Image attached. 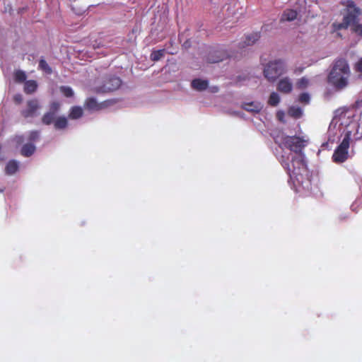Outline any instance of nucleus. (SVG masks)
Returning <instances> with one entry per match:
<instances>
[{
    "label": "nucleus",
    "instance_id": "nucleus-2",
    "mask_svg": "<svg viewBox=\"0 0 362 362\" xmlns=\"http://www.w3.org/2000/svg\"><path fill=\"white\" fill-rule=\"evenodd\" d=\"M62 106V103L59 100H53L50 101L47 106L46 111L41 117L42 124L46 126L53 124L57 130L66 129L69 125V121L65 115H59Z\"/></svg>",
    "mask_w": 362,
    "mask_h": 362
},
{
    "label": "nucleus",
    "instance_id": "nucleus-32",
    "mask_svg": "<svg viewBox=\"0 0 362 362\" xmlns=\"http://www.w3.org/2000/svg\"><path fill=\"white\" fill-rule=\"evenodd\" d=\"M350 218V215L348 213H341L339 215L337 220L339 222H344Z\"/></svg>",
    "mask_w": 362,
    "mask_h": 362
},
{
    "label": "nucleus",
    "instance_id": "nucleus-40",
    "mask_svg": "<svg viewBox=\"0 0 362 362\" xmlns=\"http://www.w3.org/2000/svg\"><path fill=\"white\" fill-rule=\"evenodd\" d=\"M218 87H214V90H213V91H214V92H217V91H218Z\"/></svg>",
    "mask_w": 362,
    "mask_h": 362
},
{
    "label": "nucleus",
    "instance_id": "nucleus-24",
    "mask_svg": "<svg viewBox=\"0 0 362 362\" xmlns=\"http://www.w3.org/2000/svg\"><path fill=\"white\" fill-rule=\"evenodd\" d=\"M280 102V96L278 93L272 92L269 98L268 103L271 106H276Z\"/></svg>",
    "mask_w": 362,
    "mask_h": 362
},
{
    "label": "nucleus",
    "instance_id": "nucleus-8",
    "mask_svg": "<svg viewBox=\"0 0 362 362\" xmlns=\"http://www.w3.org/2000/svg\"><path fill=\"white\" fill-rule=\"evenodd\" d=\"M360 14L359 9L355 8L354 11H349L343 17V21L341 23L338 24V29H347L349 26H353L358 22V16Z\"/></svg>",
    "mask_w": 362,
    "mask_h": 362
},
{
    "label": "nucleus",
    "instance_id": "nucleus-28",
    "mask_svg": "<svg viewBox=\"0 0 362 362\" xmlns=\"http://www.w3.org/2000/svg\"><path fill=\"white\" fill-rule=\"evenodd\" d=\"M351 31L358 36L362 37V24L357 22L351 27Z\"/></svg>",
    "mask_w": 362,
    "mask_h": 362
},
{
    "label": "nucleus",
    "instance_id": "nucleus-38",
    "mask_svg": "<svg viewBox=\"0 0 362 362\" xmlns=\"http://www.w3.org/2000/svg\"><path fill=\"white\" fill-rule=\"evenodd\" d=\"M361 138H362V132H361V134L360 136H356L354 137V140L355 141H358V140L361 139Z\"/></svg>",
    "mask_w": 362,
    "mask_h": 362
},
{
    "label": "nucleus",
    "instance_id": "nucleus-1",
    "mask_svg": "<svg viewBox=\"0 0 362 362\" xmlns=\"http://www.w3.org/2000/svg\"><path fill=\"white\" fill-rule=\"evenodd\" d=\"M274 141L281 151V155L276 154V156L288 175V185L300 196L310 195L313 185L303 152L308 141L300 136L284 134L274 137Z\"/></svg>",
    "mask_w": 362,
    "mask_h": 362
},
{
    "label": "nucleus",
    "instance_id": "nucleus-11",
    "mask_svg": "<svg viewBox=\"0 0 362 362\" xmlns=\"http://www.w3.org/2000/svg\"><path fill=\"white\" fill-rule=\"evenodd\" d=\"M105 107V103H98L96 98L94 97L88 98L84 103V107L90 112L98 111Z\"/></svg>",
    "mask_w": 362,
    "mask_h": 362
},
{
    "label": "nucleus",
    "instance_id": "nucleus-39",
    "mask_svg": "<svg viewBox=\"0 0 362 362\" xmlns=\"http://www.w3.org/2000/svg\"><path fill=\"white\" fill-rule=\"evenodd\" d=\"M351 125L353 126L354 128H358V124L356 122H353L351 123Z\"/></svg>",
    "mask_w": 362,
    "mask_h": 362
},
{
    "label": "nucleus",
    "instance_id": "nucleus-41",
    "mask_svg": "<svg viewBox=\"0 0 362 362\" xmlns=\"http://www.w3.org/2000/svg\"><path fill=\"white\" fill-rule=\"evenodd\" d=\"M4 192V188H0V193H2Z\"/></svg>",
    "mask_w": 362,
    "mask_h": 362
},
{
    "label": "nucleus",
    "instance_id": "nucleus-42",
    "mask_svg": "<svg viewBox=\"0 0 362 362\" xmlns=\"http://www.w3.org/2000/svg\"><path fill=\"white\" fill-rule=\"evenodd\" d=\"M184 45H185V47L188 46L187 42H185V44H184Z\"/></svg>",
    "mask_w": 362,
    "mask_h": 362
},
{
    "label": "nucleus",
    "instance_id": "nucleus-3",
    "mask_svg": "<svg viewBox=\"0 0 362 362\" xmlns=\"http://www.w3.org/2000/svg\"><path fill=\"white\" fill-rule=\"evenodd\" d=\"M350 76V68L345 59H337L328 76L327 81L336 89H342L348 85Z\"/></svg>",
    "mask_w": 362,
    "mask_h": 362
},
{
    "label": "nucleus",
    "instance_id": "nucleus-44",
    "mask_svg": "<svg viewBox=\"0 0 362 362\" xmlns=\"http://www.w3.org/2000/svg\"><path fill=\"white\" fill-rule=\"evenodd\" d=\"M169 54H174V52H169Z\"/></svg>",
    "mask_w": 362,
    "mask_h": 362
},
{
    "label": "nucleus",
    "instance_id": "nucleus-15",
    "mask_svg": "<svg viewBox=\"0 0 362 362\" xmlns=\"http://www.w3.org/2000/svg\"><path fill=\"white\" fill-rule=\"evenodd\" d=\"M337 123H334V120H332L329 126L327 135L328 140L326 142L322 143V147H327L329 143H334L335 141V136L337 134V132L335 131Z\"/></svg>",
    "mask_w": 362,
    "mask_h": 362
},
{
    "label": "nucleus",
    "instance_id": "nucleus-18",
    "mask_svg": "<svg viewBox=\"0 0 362 362\" xmlns=\"http://www.w3.org/2000/svg\"><path fill=\"white\" fill-rule=\"evenodd\" d=\"M83 115V108L81 106L76 105L70 108L68 117H66L67 119L69 118L71 119H80Z\"/></svg>",
    "mask_w": 362,
    "mask_h": 362
},
{
    "label": "nucleus",
    "instance_id": "nucleus-23",
    "mask_svg": "<svg viewBox=\"0 0 362 362\" xmlns=\"http://www.w3.org/2000/svg\"><path fill=\"white\" fill-rule=\"evenodd\" d=\"M165 52V49H160L158 50H154L151 52L150 55V59L151 61L157 62L162 57H163L164 54Z\"/></svg>",
    "mask_w": 362,
    "mask_h": 362
},
{
    "label": "nucleus",
    "instance_id": "nucleus-35",
    "mask_svg": "<svg viewBox=\"0 0 362 362\" xmlns=\"http://www.w3.org/2000/svg\"><path fill=\"white\" fill-rule=\"evenodd\" d=\"M276 115H277L278 119L280 121L285 122V121L284 120V111H281V110L278 111Z\"/></svg>",
    "mask_w": 362,
    "mask_h": 362
},
{
    "label": "nucleus",
    "instance_id": "nucleus-25",
    "mask_svg": "<svg viewBox=\"0 0 362 362\" xmlns=\"http://www.w3.org/2000/svg\"><path fill=\"white\" fill-rule=\"evenodd\" d=\"M40 136V131L39 130H33L30 131L28 134V143H33L35 144V141H37Z\"/></svg>",
    "mask_w": 362,
    "mask_h": 362
},
{
    "label": "nucleus",
    "instance_id": "nucleus-26",
    "mask_svg": "<svg viewBox=\"0 0 362 362\" xmlns=\"http://www.w3.org/2000/svg\"><path fill=\"white\" fill-rule=\"evenodd\" d=\"M60 91L66 98H71L74 95V92L72 88L68 86H61Z\"/></svg>",
    "mask_w": 362,
    "mask_h": 362
},
{
    "label": "nucleus",
    "instance_id": "nucleus-29",
    "mask_svg": "<svg viewBox=\"0 0 362 362\" xmlns=\"http://www.w3.org/2000/svg\"><path fill=\"white\" fill-rule=\"evenodd\" d=\"M310 100V95L308 93H303L298 97V101L302 103L308 104Z\"/></svg>",
    "mask_w": 362,
    "mask_h": 362
},
{
    "label": "nucleus",
    "instance_id": "nucleus-6",
    "mask_svg": "<svg viewBox=\"0 0 362 362\" xmlns=\"http://www.w3.org/2000/svg\"><path fill=\"white\" fill-rule=\"evenodd\" d=\"M41 105L38 99L33 98L26 102V106L21 113L24 118H34L39 115Z\"/></svg>",
    "mask_w": 362,
    "mask_h": 362
},
{
    "label": "nucleus",
    "instance_id": "nucleus-33",
    "mask_svg": "<svg viewBox=\"0 0 362 362\" xmlns=\"http://www.w3.org/2000/svg\"><path fill=\"white\" fill-rule=\"evenodd\" d=\"M356 70L362 74V57L360 58L356 64Z\"/></svg>",
    "mask_w": 362,
    "mask_h": 362
},
{
    "label": "nucleus",
    "instance_id": "nucleus-20",
    "mask_svg": "<svg viewBox=\"0 0 362 362\" xmlns=\"http://www.w3.org/2000/svg\"><path fill=\"white\" fill-rule=\"evenodd\" d=\"M298 16V12L293 9H286L281 16V21H293Z\"/></svg>",
    "mask_w": 362,
    "mask_h": 362
},
{
    "label": "nucleus",
    "instance_id": "nucleus-19",
    "mask_svg": "<svg viewBox=\"0 0 362 362\" xmlns=\"http://www.w3.org/2000/svg\"><path fill=\"white\" fill-rule=\"evenodd\" d=\"M38 87V83L35 80H26L24 82L23 90L26 94L35 93Z\"/></svg>",
    "mask_w": 362,
    "mask_h": 362
},
{
    "label": "nucleus",
    "instance_id": "nucleus-37",
    "mask_svg": "<svg viewBox=\"0 0 362 362\" xmlns=\"http://www.w3.org/2000/svg\"><path fill=\"white\" fill-rule=\"evenodd\" d=\"M361 101L357 100V101L356 102V103H355V106H356V108H358V107H361Z\"/></svg>",
    "mask_w": 362,
    "mask_h": 362
},
{
    "label": "nucleus",
    "instance_id": "nucleus-27",
    "mask_svg": "<svg viewBox=\"0 0 362 362\" xmlns=\"http://www.w3.org/2000/svg\"><path fill=\"white\" fill-rule=\"evenodd\" d=\"M39 67L47 74H51L52 71V68L43 57L39 61Z\"/></svg>",
    "mask_w": 362,
    "mask_h": 362
},
{
    "label": "nucleus",
    "instance_id": "nucleus-12",
    "mask_svg": "<svg viewBox=\"0 0 362 362\" xmlns=\"http://www.w3.org/2000/svg\"><path fill=\"white\" fill-rule=\"evenodd\" d=\"M242 107L246 111L251 113H259L263 108V105L257 101H252L250 103H243Z\"/></svg>",
    "mask_w": 362,
    "mask_h": 362
},
{
    "label": "nucleus",
    "instance_id": "nucleus-9",
    "mask_svg": "<svg viewBox=\"0 0 362 362\" xmlns=\"http://www.w3.org/2000/svg\"><path fill=\"white\" fill-rule=\"evenodd\" d=\"M230 55L224 49H212L209 52L207 61L209 63H218L223 61Z\"/></svg>",
    "mask_w": 362,
    "mask_h": 362
},
{
    "label": "nucleus",
    "instance_id": "nucleus-36",
    "mask_svg": "<svg viewBox=\"0 0 362 362\" xmlns=\"http://www.w3.org/2000/svg\"><path fill=\"white\" fill-rule=\"evenodd\" d=\"M358 207V205L357 204V201L354 202L351 206V209L353 211H357V208Z\"/></svg>",
    "mask_w": 362,
    "mask_h": 362
},
{
    "label": "nucleus",
    "instance_id": "nucleus-4",
    "mask_svg": "<svg viewBox=\"0 0 362 362\" xmlns=\"http://www.w3.org/2000/svg\"><path fill=\"white\" fill-rule=\"evenodd\" d=\"M285 62L281 59L271 61L264 68V76L269 82H274L285 71Z\"/></svg>",
    "mask_w": 362,
    "mask_h": 362
},
{
    "label": "nucleus",
    "instance_id": "nucleus-31",
    "mask_svg": "<svg viewBox=\"0 0 362 362\" xmlns=\"http://www.w3.org/2000/svg\"><path fill=\"white\" fill-rule=\"evenodd\" d=\"M12 141L16 143V147L21 145L25 141L23 135H16L12 139Z\"/></svg>",
    "mask_w": 362,
    "mask_h": 362
},
{
    "label": "nucleus",
    "instance_id": "nucleus-22",
    "mask_svg": "<svg viewBox=\"0 0 362 362\" xmlns=\"http://www.w3.org/2000/svg\"><path fill=\"white\" fill-rule=\"evenodd\" d=\"M27 75L23 70H16L14 72V80L16 83H23L26 81Z\"/></svg>",
    "mask_w": 362,
    "mask_h": 362
},
{
    "label": "nucleus",
    "instance_id": "nucleus-5",
    "mask_svg": "<svg viewBox=\"0 0 362 362\" xmlns=\"http://www.w3.org/2000/svg\"><path fill=\"white\" fill-rule=\"evenodd\" d=\"M351 131L348 130L342 139L341 144L334 150L332 155V160L336 163H342L346 160L349 156L348 149L350 145Z\"/></svg>",
    "mask_w": 362,
    "mask_h": 362
},
{
    "label": "nucleus",
    "instance_id": "nucleus-34",
    "mask_svg": "<svg viewBox=\"0 0 362 362\" xmlns=\"http://www.w3.org/2000/svg\"><path fill=\"white\" fill-rule=\"evenodd\" d=\"M13 99L16 103H20L23 100V95L20 93L16 94L13 97Z\"/></svg>",
    "mask_w": 362,
    "mask_h": 362
},
{
    "label": "nucleus",
    "instance_id": "nucleus-10",
    "mask_svg": "<svg viewBox=\"0 0 362 362\" xmlns=\"http://www.w3.org/2000/svg\"><path fill=\"white\" fill-rule=\"evenodd\" d=\"M293 88V81L288 77H284L281 78L277 83V90L284 94H288L291 93Z\"/></svg>",
    "mask_w": 362,
    "mask_h": 362
},
{
    "label": "nucleus",
    "instance_id": "nucleus-17",
    "mask_svg": "<svg viewBox=\"0 0 362 362\" xmlns=\"http://www.w3.org/2000/svg\"><path fill=\"white\" fill-rule=\"evenodd\" d=\"M36 151V146L35 144L33 143H27L22 146L21 148V154L25 157H30Z\"/></svg>",
    "mask_w": 362,
    "mask_h": 362
},
{
    "label": "nucleus",
    "instance_id": "nucleus-14",
    "mask_svg": "<svg viewBox=\"0 0 362 362\" xmlns=\"http://www.w3.org/2000/svg\"><path fill=\"white\" fill-rule=\"evenodd\" d=\"M20 162L15 159L8 160L6 165L5 173L7 175L15 174L19 169Z\"/></svg>",
    "mask_w": 362,
    "mask_h": 362
},
{
    "label": "nucleus",
    "instance_id": "nucleus-13",
    "mask_svg": "<svg viewBox=\"0 0 362 362\" xmlns=\"http://www.w3.org/2000/svg\"><path fill=\"white\" fill-rule=\"evenodd\" d=\"M260 37V33L255 32L246 35L245 40L239 43L240 49H243L247 46L252 45Z\"/></svg>",
    "mask_w": 362,
    "mask_h": 362
},
{
    "label": "nucleus",
    "instance_id": "nucleus-30",
    "mask_svg": "<svg viewBox=\"0 0 362 362\" xmlns=\"http://www.w3.org/2000/svg\"><path fill=\"white\" fill-rule=\"evenodd\" d=\"M308 79L305 77H303L297 82V86L298 88H304L308 86Z\"/></svg>",
    "mask_w": 362,
    "mask_h": 362
},
{
    "label": "nucleus",
    "instance_id": "nucleus-16",
    "mask_svg": "<svg viewBox=\"0 0 362 362\" xmlns=\"http://www.w3.org/2000/svg\"><path fill=\"white\" fill-rule=\"evenodd\" d=\"M209 81L206 79L195 78L193 79L191 86L192 87L199 91H202L209 87Z\"/></svg>",
    "mask_w": 362,
    "mask_h": 362
},
{
    "label": "nucleus",
    "instance_id": "nucleus-43",
    "mask_svg": "<svg viewBox=\"0 0 362 362\" xmlns=\"http://www.w3.org/2000/svg\"><path fill=\"white\" fill-rule=\"evenodd\" d=\"M184 45H185V47L188 46L187 42H185V44H184Z\"/></svg>",
    "mask_w": 362,
    "mask_h": 362
},
{
    "label": "nucleus",
    "instance_id": "nucleus-21",
    "mask_svg": "<svg viewBox=\"0 0 362 362\" xmlns=\"http://www.w3.org/2000/svg\"><path fill=\"white\" fill-rule=\"evenodd\" d=\"M288 114L295 119H298L303 115V109L300 107L293 105L289 107Z\"/></svg>",
    "mask_w": 362,
    "mask_h": 362
},
{
    "label": "nucleus",
    "instance_id": "nucleus-7",
    "mask_svg": "<svg viewBox=\"0 0 362 362\" xmlns=\"http://www.w3.org/2000/svg\"><path fill=\"white\" fill-rule=\"evenodd\" d=\"M122 85V80L119 77L112 76L107 78L103 85L96 88L97 93H105L114 91L118 89Z\"/></svg>",
    "mask_w": 362,
    "mask_h": 362
}]
</instances>
